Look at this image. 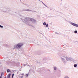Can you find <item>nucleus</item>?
I'll use <instances>...</instances> for the list:
<instances>
[{
  "mask_svg": "<svg viewBox=\"0 0 78 78\" xmlns=\"http://www.w3.org/2000/svg\"><path fill=\"white\" fill-rule=\"evenodd\" d=\"M69 23H70L72 25L74 26V27H78V24H77L75 23H74L72 22H69Z\"/></svg>",
  "mask_w": 78,
  "mask_h": 78,
  "instance_id": "20e7f679",
  "label": "nucleus"
},
{
  "mask_svg": "<svg viewBox=\"0 0 78 78\" xmlns=\"http://www.w3.org/2000/svg\"><path fill=\"white\" fill-rule=\"evenodd\" d=\"M11 74H9V75L7 76V78H10V76H11Z\"/></svg>",
  "mask_w": 78,
  "mask_h": 78,
  "instance_id": "6e6552de",
  "label": "nucleus"
},
{
  "mask_svg": "<svg viewBox=\"0 0 78 78\" xmlns=\"http://www.w3.org/2000/svg\"><path fill=\"white\" fill-rule=\"evenodd\" d=\"M43 25H47V23L45 22H44L43 23Z\"/></svg>",
  "mask_w": 78,
  "mask_h": 78,
  "instance_id": "2eb2a0df",
  "label": "nucleus"
},
{
  "mask_svg": "<svg viewBox=\"0 0 78 78\" xmlns=\"http://www.w3.org/2000/svg\"><path fill=\"white\" fill-rule=\"evenodd\" d=\"M60 55H63V54H62V53H61Z\"/></svg>",
  "mask_w": 78,
  "mask_h": 78,
  "instance_id": "a878e982",
  "label": "nucleus"
},
{
  "mask_svg": "<svg viewBox=\"0 0 78 78\" xmlns=\"http://www.w3.org/2000/svg\"><path fill=\"white\" fill-rule=\"evenodd\" d=\"M73 61V59L71 58H69V61Z\"/></svg>",
  "mask_w": 78,
  "mask_h": 78,
  "instance_id": "423d86ee",
  "label": "nucleus"
},
{
  "mask_svg": "<svg viewBox=\"0 0 78 78\" xmlns=\"http://www.w3.org/2000/svg\"><path fill=\"white\" fill-rule=\"evenodd\" d=\"M55 34H58V33H55Z\"/></svg>",
  "mask_w": 78,
  "mask_h": 78,
  "instance_id": "cd10ccee",
  "label": "nucleus"
},
{
  "mask_svg": "<svg viewBox=\"0 0 78 78\" xmlns=\"http://www.w3.org/2000/svg\"><path fill=\"white\" fill-rule=\"evenodd\" d=\"M27 66H29V65H28Z\"/></svg>",
  "mask_w": 78,
  "mask_h": 78,
  "instance_id": "c85d7f7f",
  "label": "nucleus"
},
{
  "mask_svg": "<svg viewBox=\"0 0 78 78\" xmlns=\"http://www.w3.org/2000/svg\"><path fill=\"white\" fill-rule=\"evenodd\" d=\"M0 78H2V75L0 76Z\"/></svg>",
  "mask_w": 78,
  "mask_h": 78,
  "instance_id": "393cba45",
  "label": "nucleus"
},
{
  "mask_svg": "<svg viewBox=\"0 0 78 78\" xmlns=\"http://www.w3.org/2000/svg\"><path fill=\"white\" fill-rule=\"evenodd\" d=\"M0 28H3V27L1 25H0Z\"/></svg>",
  "mask_w": 78,
  "mask_h": 78,
  "instance_id": "a211bd4d",
  "label": "nucleus"
},
{
  "mask_svg": "<svg viewBox=\"0 0 78 78\" xmlns=\"http://www.w3.org/2000/svg\"><path fill=\"white\" fill-rule=\"evenodd\" d=\"M21 19L23 22H24V23H25L27 25H29L30 24V20L33 23H36V20H35L34 19L30 18L23 16L22 18H21Z\"/></svg>",
  "mask_w": 78,
  "mask_h": 78,
  "instance_id": "f257e3e1",
  "label": "nucleus"
},
{
  "mask_svg": "<svg viewBox=\"0 0 78 78\" xmlns=\"http://www.w3.org/2000/svg\"><path fill=\"white\" fill-rule=\"evenodd\" d=\"M46 27L47 28H48V24H46Z\"/></svg>",
  "mask_w": 78,
  "mask_h": 78,
  "instance_id": "f3484780",
  "label": "nucleus"
},
{
  "mask_svg": "<svg viewBox=\"0 0 78 78\" xmlns=\"http://www.w3.org/2000/svg\"><path fill=\"white\" fill-rule=\"evenodd\" d=\"M77 32H78V31L77 30H75L74 31V33H75V34H76V33H77Z\"/></svg>",
  "mask_w": 78,
  "mask_h": 78,
  "instance_id": "dca6fc26",
  "label": "nucleus"
},
{
  "mask_svg": "<svg viewBox=\"0 0 78 78\" xmlns=\"http://www.w3.org/2000/svg\"><path fill=\"white\" fill-rule=\"evenodd\" d=\"M2 12H5V13H8V14H12V12L8 9L5 10H3Z\"/></svg>",
  "mask_w": 78,
  "mask_h": 78,
  "instance_id": "7ed1b4c3",
  "label": "nucleus"
},
{
  "mask_svg": "<svg viewBox=\"0 0 78 78\" xmlns=\"http://www.w3.org/2000/svg\"><path fill=\"white\" fill-rule=\"evenodd\" d=\"M74 67H77V65L76 64H75L74 65Z\"/></svg>",
  "mask_w": 78,
  "mask_h": 78,
  "instance_id": "ddd939ff",
  "label": "nucleus"
},
{
  "mask_svg": "<svg viewBox=\"0 0 78 78\" xmlns=\"http://www.w3.org/2000/svg\"><path fill=\"white\" fill-rule=\"evenodd\" d=\"M26 76H28V74H26Z\"/></svg>",
  "mask_w": 78,
  "mask_h": 78,
  "instance_id": "aec40b11",
  "label": "nucleus"
},
{
  "mask_svg": "<svg viewBox=\"0 0 78 78\" xmlns=\"http://www.w3.org/2000/svg\"><path fill=\"white\" fill-rule=\"evenodd\" d=\"M3 73L2 72V73H1V75H2H2H3Z\"/></svg>",
  "mask_w": 78,
  "mask_h": 78,
  "instance_id": "b1692460",
  "label": "nucleus"
},
{
  "mask_svg": "<svg viewBox=\"0 0 78 78\" xmlns=\"http://www.w3.org/2000/svg\"><path fill=\"white\" fill-rule=\"evenodd\" d=\"M14 74H13L12 75V78H13V77L14 76Z\"/></svg>",
  "mask_w": 78,
  "mask_h": 78,
  "instance_id": "6ab92c4d",
  "label": "nucleus"
},
{
  "mask_svg": "<svg viewBox=\"0 0 78 78\" xmlns=\"http://www.w3.org/2000/svg\"><path fill=\"white\" fill-rule=\"evenodd\" d=\"M63 63H64V64H66V63L67 62L66 60H65L64 61H63Z\"/></svg>",
  "mask_w": 78,
  "mask_h": 78,
  "instance_id": "4468645a",
  "label": "nucleus"
},
{
  "mask_svg": "<svg viewBox=\"0 0 78 78\" xmlns=\"http://www.w3.org/2000/svg\"><path fill=\"white\" fill-rule=\"evenodd\" d=\"M23 43H19L16 44L14 45L12 48L13 49H17L19 50L20 48L22 46H23Z\"/></svg>",
  "mask_w": 78,
  "mask_h": 78,
  "instance_id": "f03ea898",
  "label": "nucleus"
},
{
  "mask_svg": "<svg viewBox=\"0 0 78 78\" xmlns=\"http://www.w3.org/2000/svg\"><path fill=\"white\" fill-rule=\"evenodd\" d=\"M64 58H66V59L67 61H70V58L67 57H64Z\"/></svg>",
  "mask_w": 78,
  "mask_h": 78,
  "instance_id": "39448f33",
  "label": "nucleus"
},
{
  "mask_svg": "<svg viewBox=\"0 0 78 78\" xmlns=\"http://www.w3.org/2000/svg\"><path fill=\"white\" fill-rule=\"evenodd\" d=\"M43 4V5H44L45 6H46V7H47V8H48V7L47 5H45V4H44V2H41Z\"/></svg>",
  "mask_w": 78,
  "mask_h": 78,
  "instance_id": "1a4fd4ad",
  "label": "nucleus"
},
{
  "mask_svg": "<svg viewBox=\"0 0 78 78\" xmlns=\"http://www.w3.org/2000/svg\"><path fill=\"white\" fill-rule=\"evenodd\" d=\"M21 75H24V73H23L21 74Z\"/></svg>",
  "mask_w": 78,
  "mask_h": 78,
  "instance_id": "4be33fe9",
  "label": "nucleus"
},
{
  "mask_svg": "<svg viewBox=\"0 0 78 78\" xmlns=\"http://www.w3.org/2000/svg\"><path fill=\"white\" fill-rule=\"evenodd\" d=\"M4 46H5L6 47V46H7V44H4Z\"/></svg>",
  "mask_w": 78,
  "mask_h": 78,
  "instance_id": "5701e85b",
  "label": "nucleus"
},
{
  "mask_svg": "<svg viewBox=\"0 0 78 78\" xmlns=\"http://www.w3.org/2000/svg\"><path fill=\"white\" fill-rule=\"evenodd\" d=\"M23 76H20V78H23Z\"/></svg>",
  "mask_w": 78,
  "mask_h": 78,
  "instance_id": "412c9836",
  "label": "nucleus"
},
{
  "mask_svg": "<svg viewBox=\"0 0 78 78\" xmlns=\"http://www.w3.org/2000/svg\"><path fill=\"white\" fill-rule=\"evenodd\" d=\"M24 67H25V66H26V65L25 64H24Z\"/></svg>",
  "mask_w": 78,
  "mask_h": 78,
  "instance_id": "bb28decb",
  "label": "nucleus"
},
{
  "mask_svg": "<svg viewBox=\"0 0 78 78\" xmlns=\"http://www.w3.org/2000/svg\"><path fill=\"white\" fill-rule=\"evenodd\" d=\"M5 78H6V77H5Z\"/></svg>",
  "mask_w": 78,
  "mask_h": 78,
  "instance_id": "c756f323",
  "label": "nucleus"
},
{
  "mask_svg": "<svg viewBox=\"0 0 78 78\" xmlns=\"http://www.w3.org/2000/svg\"><path fill=\"white\" fill-rule=\"evenodd\" d=\"M53 68H54V70H56L57 69V67H54Z\"/></svg>",
  "mask_w": 78,
  "mask_h": 78,
  "instance_id": "9d476101",
  "label": "nucleus"
},
{
  "mask_svg": "<svg viewBox=\"0 0 78 78\" xmlns=\"http://www.w3.org/2000/svg\"><path fill=\"white\" fill-rule=\"evenodd\" d=\"M7 73H9V72H11V70L9 69H8L7 70Z\"/></svg>",
  "mask_w": 78,
  "mask_h": 78,
  "instance_id": "9b49d317",
  "label": "nucleus"
},
{
  "mask_svg": "<svg viewBox=\"0 0 78 78\" xmlns=\"http://www.w3.org/2000/svg\"><path fill=\"white\" fill-rule=\"evenodd\" d=\"M24 11H32V10H30V9H26V10H24Z\"/></svg>",
  "mask_w": 78,
  "mask_h": 78,
  "instance_id": "0eeeda50",
  "label": "nucleus"
},
{
  "mask_svg": "<svg viewBox=\"0 0 78 78\" xmlns=\"http://www.w3.org/2000/svg\"><path fill=\"white\" fill-rule=\"evenodd\" d=\"M61 60H62V61H64L65 60V59H64V58H62V57L61 58Z\"/></svg>",
  "mask_w": 78,
  "mask_h": 78,
  "instance_id": "f8f14e48",
  "label": "nucleus"
}]
</instances>
